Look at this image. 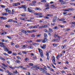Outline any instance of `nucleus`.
<instances>
[{"label": "nucleus", "mask_w": 75, "mask_h": 75, "mask_svg": "<svg viewBox=\"0 0 75 75\" xmlns=\"http://www.w3.org/2000/svg\"><path fill=\"white\" fill-rule=\"evenodd\" d=\"M31 7H30L29 8H28V12H29L30 13H34L35 12V11L34 10H31Z\"/></svg>", "instance_id": "1"}, {"label": "nucleus", "mask_w": 75, "mask_h": 75, "mask_svg": "<svg viewBox=\"0 0 75 75\" xmlns=\"http://www.w3.org/2000/svg\"><path fill=\"white\" fill-rule=\"evenodd\" d=\"M74 9L73 8H69L67 9H64L63 10L64 11H73Z\"/></svg>", "instance_id": "2"}, {"label": "nucleus", "mask_w": 75, "mask_h": 75, "mask_svg": "<svg viewBox=\"0 0 75 75\" xmlns=\"http://www.w3.org/2000/svg\"><path fill=\"white\" fill-rule=\"evenodd\" d=\"M57 17L56 16H54L52 19V22H53V23H55V22L57 21Z\"/></svg>", "instance_id": "3"}, {"label": "nucleus", "mask_w": 75, "mask_h": 75, "mask_svg": "<svg viewBox=\"0 0 75 75\" xmlns=\"http://www.w3.org/2000/svg\"><path fill=\"white\" fill-rule=\"evenodd\" d=\"M53 59L52 60V62L54 64V65H56V64L55 63V57L54 56H52Z\"/></svg>", "instance_id": "4"}, {"label": "nucleus", "mask_w": 75, "mask_h": 75, "mask_svg": "<svg viewBox=\"0 0 75 75\" xmlns=\"http://www.w3.org/2000/svg\"><path fill=\"white\" fill-rule=\"evenodd\" d=\"M21 8L25 10V11H27V8L25 5H22L21 6Z\"/></svg>", "instance_id": "5"}, {"label": "nucleus", "mask_w": 75, "mask_h": 75, "mask_svg": "<svg viewBox=\"0 0 75 75\" xmlns=\"http://www.w3.org/2000/svg\"><path fill=\"white\" fill-rule=\"evenodd\" d=\"M18 5H20V3L18 2L16 3H15L13 4H12L13 6H18Z\"/></svg>", "instance_id": "6"}, {"label": "nucleus", "mask_w": 75, "mask_h": 75, "mask_svg": "<svg viewBox=\"0 0 75 75\" xmlns=\"http://www.w3.org/2000/svg\"><path fill=\"white\" fill-rule=\"evenodd\" d=\"M21 31H22V32L23 33V34H25L26 35H28V33H27V32L25 30H21Z\"/></svg>", "instance_id": "7"}, {"label": "nucleus", "mask_w": 75, "mask_h": 75, "mask_svg": "<svg viewBox=\"0 0 75 75\" xmlns=\"http://www.w3.org/2000/svg\"><path fill=\"white\" fill-rule=\"evenodd\" d=\"M40 47L41 48L44 50V49H45V48H46V47H47V46H46V45H45L44 44L43 45V46H40Z\"/></svg>", "instance_id": "8"}, {"label": "nucleus", "mask_w": 75, "mask_h": 75, "mask_svg": "<svg viewBox=\"0 0 75 75\" xmlns=\"http://www.w3.org/2000/svg\"><path fill=\"white\" fill-rule=\"evenodd\" d=\"M47 41H48V40H47V39L45 38L42 41V42L43 43H45V42H47Z\"/></svg>", "instance_id": "9"}, {"label": "nucleus", "mask_w": 75, "mask_h": 75, "mask_svg": "<svg viewBox=\"0 0 75 75\" xmlns=\"http://www.w3.org/2000/svg\"><path fill=\"white\" fill-rule=\"evenodd\" d=\"M0 18L3 19V20H7V18L5 17H1Z\"/></svg>", "instance_id": "10"}, {"label": "nucleus", "mask_w": 75, "mask_h": 75, "mask_svg": "<svg viewBox=\"0 0 75 75\" xmlns=\"http://www.w3.org/2000/svg\"><path fill=\"white\" fill-rule=\"evenodd\" d=\"M44 37L45 38H47L48 37L47 34L46 33H44Z\"/></svg>", "instance_id": "11"}, {"label": "nucleus", "mask_w": 75, "mask_h": 75, "mask_svg": "<svg viewBox=\"0 0 75 75\" xmlns=\"http://www.w3.org/2000/svg\"><path fill=\"white\" fill-rule=\"evenodd\" d=\"M49 53H50V52L47 51L46 52V55L47 57H49Z\"/></svg>", "instance_id": "12"}, {"label": "nucleus", "mask_w": 75, "mask_h": 75, "mask_svg": "<svg viewBox=\"0 0 75 75\" xmlns=\"http://www.w3.org/2000/svg\"><path fill=\"white\" fill-rule=\"evenodd\" d=\"M38 50L40 54H41V53H42V50H41L40 48H38Z\"/></svg>", "instance_id": "13"}, {"label": "nucleus", "mask_w": 75, "mask_h": 75, "mask_svg": "<svg viewBox=\"0 0 75 75\" xmlns=\"http://www.w3.org/2000/svg\"><path fill=\"white\" fill-rule=\"evenodd\" d=\"M31 32L32 33H35V32H37V30H36L35 29L34 30H31Z\"/></svg>", "instance_id": "14"}, {"label": "nucleus", "mask_w": 75, "mask_h": 75, "mask_svg": "<svg viewBox=\"0 0 75 75\" xmlns=\"http://www.w3.org/2000/svg\"><path fill=\"white\" fill-rule=\"evenodd\" d=\"M30 6H36V5L35 4H34L33 3L32 4H29Z\"/></svg>", "instance_id": "15"}, {"label": "nucleus", "mask_w": 75, "mask_h": 75, "mask_svg": "<svg viewBox=\"0 0 75 75\" xmlns=\"http://www.w3.org/2000/svg\"><path fill=\"white\" fill-rule=\"evenodd\" d=\"M2 16H7L8 14L6 13H2Z\"/></svg>", "instance_id": "16"}, {"label": "nucleus", "mask_w": 75, "mask_h": 75, "mask_svg": "<svg viewBox=\"0 0 75 75\" xmlns=\"http://www.w3.org/2000/svg\"><path fill=\"white\" fill-rule=\"evenodd\" d=\"M35 10H41V8H40L36 7L35 9Z\"/></svg>", "instance_id": "17"}, {"label": "nucleus", "mask_w": 75, "mask_h": 75, "mask_svg": "<svg viewBox=\"0 0 75 75\" xmlns=\"http://www.w3.org/2000/svg\"><path fill=\"white\" fill-rule=\"evenodd\" d=\"M15 62H16V63H17L18 64H20V61H19V60H17L16 61H15Z\"/></svg>", "instance_id": "18"}, {"label": "nucleus", "mask_w": 75, "mask_h": 75, "mask_svg": "<svg viewBox=\"0 0 75 75\" xmlns=\"http://www.w3.org/2000/svg\"><path fill=\"white\" fill-rule=\"evenodd\" d=\"M9 22H13V20L11 19H9L7 21V23H9Z\"/></svg>", "instance_id": "19"}, {"label": "nucleus", "mask_w": 75, "mask_h": 75, "mask_svg": "<svg viewBox=\"0 0 75 75\" xmlns=\"http://www.w3.org/2000/svg\"><path fill=\"white\" fill-rule=\"evenodd\" d=\"M28 48L29 49H33V47L32 46H29L28 47Z\"/></svg>", "instance_id": "20"}, {"label": "nucleus", "mask_w": 75, "mask_h": 75, "mask_svg": "<svg viewBox=\"0 0 75 75\" xmlns=\"http://www.w3.org/2000/svg\"><path fill=\"white\" fill-rule=\"evenodd\" d=\"M47 34L49 36H51V32L50 31H48L47 32Z\"/></svg>", "instance_id": "21"}, {"label": "nucleus", "mask_w": 75, "mask_h": 75, "mask_svg": "<svg viewBox=\"0 0 75 75\" xmlns=\"http://www.w3.org/2000/svg\"><path fill=\"white\" fill-rule=\"evenodd\" d=\"M61 3L62 4H66V2H65V1H63Z\"/></svg>", "instance_id": "22"}, {"label": "nucleus", "mask_w": 75, "mask_h": 75, "mask_svg": "<svg viewBox=\"0 0 75 75\" xmlns=\"http://www.w3.org/2000/svg\"><path fill=\"white\" fill-rule=\"evenodd\" d=\"M22 53L25 54H27V51H22Z\"/></svg>", "instance_id": "23"}, {"label": "nucleus", "mask_w": 75, "mask_h": 75, "mask_svg": "<svg viewBox=\"0 0 75 75\" xmlns=\"http://www.w3.org/2000/svg\"><path fill=\"white\" fill-rule=\"evenodd\" d=\"M40 56L42 58H43L44 57V54L42 53H41L40 54Z\"/></svg>", "instance_id": "24"}, {"label": "nucleus", "mask_w": 75, "mask_h": 75, "mask_svg": "<svg viewBox=\"0 0 75 75\" xmlns=\"http://www.w3.org/2000/svg\"><path fill=\"white\" fill-rule=\"evenodd\" d=\"M52 45L53 46V47H56V46H57V45H58L57 44H55V43L53 44Z\"/></svg>", "instance_id": "25"}, {"label": "nucleus", "mask_w": 75, "mask_h": 75, "mask_svg": "<svg viewBox=\"0 0 75 75\" xmlns=\"http://www.w3.org/2000/svg\"><path fill=\"white\" fill-rule=\"evenodd\" d=\"M43 28H45L46 27H48V25H43Z\"/></svg>", "instance_id": "26"}, {"label": "nucleus", "mask_w": 75, "mask_h": 75, "mask_svg": "<svg viewBox=\"0 0 75 75\" xmlns=\"http://www.w3.org/2000/svg\"><path fill=\"white\" fill-rule=\"evenodd\" d=\"M44 18H46L47 19H50V18L48 17L45 16Z\"/></svg>", "instance_id": "27"}, {"label": "nucleus", "mask_w": 75, "mask_h": 75, "mask_svg": "<svg viewBox=\"0 0 75 75\" xmlns=\"http://www.w3.org/2000/svg\"><path fill=\"white\" fill-rule=\"evenodd\" d=\"M5 10L6 11V13H7V12H8V10H9V9H8V8H7L5 9Z\"/></svg>", "instance_id": "28"}, {"label": "nucleus", "mask_w": 75, "mask_h": 75, "mask_svg": "<svg viewBox=\"0 0 75 75\" xmlns=\"http://www.w3.org/2000/svg\"><path fill=\"white\" fill-rule=\"evenodd\" d=\"M2 65L3 66H4V67H5V68H7V66L5 65V64H4V63H2Z\"/></svg>", "instance_id": "29"}, {"label": "nucleus", "mask_w": 75, "mask_h": 75, "mask_svg": "<svg viewBox=\"0 0 75 75\" xmlns=\"http://www.w3.org/2000/svg\"><path fill=\"white\" fill-rule=\"evenodd\" d=\"M0 59H2V60H3V61H5V59L1 57H0Z\"/></svg>", "instance_id": "30"}, {"label": "nucleus", "mask_w": 75, "mask_h": 75, "mask_svg": "<svg viewBox=\"0 0 75 75\" xmlns=\"http://www.w3.org/2000/svg\"><path fill=\"white\" fill-rule=\"evenodd\" d=\"M4 51L7 52L9 51V49H8V48H7L6 47V48L5 50H4Z\"/></svg>", "instance_id": "31"}, {"label": "nucleus", "mask_w": 75, "mask_h": 75, "mask_svg": "<svg viewBox=\"0 0 75 75\" xmlns=\"http://www.w3.org/2000/svg\"><path fill=\"white\" fill-rule=\"evenodd\" d=\"M41 2H44V3H46L47 2L46 0H42L41 1Z\"/></svg>", "instance_id": "32"}, {"label": "nucleus", "mask_w": 75, "mask_h": 75, "mask_svg": "<svg viewBox=\"0 0 75 75\" xmlns=\"http://www.w3.org/2000/svg\"><path fill=\"white\" fill-rule=\"evenodd\" d=\"M47 16H49L50 17H51V16H53V15L52 14H47L46 15Z\"/></svg>", "instance_id": "33"}, {"label": "nucleus", "mask_w": 75, "mask_h": 75, "mask_svg": "<svg viewBox=\"0 0 75 75\" xmlns=\"http://www.w3.org/2000/svg\"><path fill=\"white\" fill-rule=\"evenodd\" d=\"M68 13L67 12H63V15H65V14H67Z\"/></svg>", "instance_id": "34"}, {"label": "nucleus", "mask_w": 75, "mask_h": 75, "mask_svg": "<svg viewBox=\"0 0 75 75\" xmlns=\"http://www.w3.org/2000/svg\"><path fill=\"white\" fill-rule=\"evenodd\" d=\"M42 41V40L41 39H38L37 40V42H41Z\"/></svg>", "instance_id": "35"}, {"label": "nucleus", "mask_w": 75, "mask_h": 75, "mask_svg": "<svg viewBox=\"0 0 75 75\" xmlns=\"http://www.w3.org/2000/svg\"><path fill=\"white\" fill-rule=\"evenodd\" d=\"M7 37L9 39H10V40H11V37H10V36H7Z\"/></svg>", "instance_id": "36"}, {"label": "nucleus", "mask_w": 75, "mask_h": 75, "mask_svg": "<svg viewBox=\"0 0 75 75\" xmlns=\"http://www.w3.org/2000/svg\"><path fill=\"white\" fill-rule=\"evenodd\" d=\"M27 33H32L31 30H27Z\"/></svg>", "instance_id": "37"}, {"label": "nucleus", "mask_w": 75, "mask_h": 75, "mask_svg": "<svg viewBox=\"0 0 75 75\" xmlns=\"http://www.w3.org/2000/svg\"><path fill=\"white\" fill-rule=\"evenodd\" d=\"M41 34H39L36 35V37H41Z\"/></svg>", "instance_id": "38"}, {"label": "nucleus", "mask_w": 75, "mask_h": 75, "mask_svg": "<svg viewBox=\"0 0 75 75\" xmlns=\"http://www.w3.org/2000/svg\"><path fill=\"white\" fill-rule=\"evenodd\" d=\"M3 48L5 50L6 48V46L4 45H3Z\"/></svg>", "instance_id": "39"}, {"label": "nucleus", "mask_w": 75, "mask_h": 75, "mask_svg": "<svg viewBox=\"0 0 75 75\" xmlns=\"http://www.w3.org/2000/svg\"><path fill=\"white\" fill-rule=\"evenodd\" d=\"M42 72H44L46 74H47V71H45V70H44V71H42Z\"/></svg>", "instance_id": "40"}, {"label": "nucleus", "mask_w": 75, "mask_h": 75, "mask_svg": "<svg viewBox=\"0 0 75 75\" xmlns=\"http://www.w3.org/2000/svg\"><path fill=\"white\" fill-rule=\"evenodd\" d=\"M13 73L14 74H17V71L16 70L15 71H13Z\"/></svg>", "instance_id": "41"}, {"label": "nucleus", "mask_w": 75, "mask_h": 75, "mask_svg": "<svg viewBox=\"0 0 75 75\" xmlns=\"http://www.w3.org/2000/svg\"><path fill=\"white\" fill-rule=\"evenodd\" d=\"M54 29H55V30H57V29H59L58 27L57 26H55L54 27Z\"/></svg>", "instance_id": "42"}, {"label": "nucleus", "mask_w": 75, "mask_h": 75, "mask_svg": "<svg viewBox=\"0 0 75 75\" xmlns=\"http://www.w3.org/2000/svg\"><path fill=\"white\" fill-rule=\"evenodd\" d=\"M26 21H28L29 22H32V21H33L31 19L28 20Z\"/></svg>", "instance_id": "43"}, {"label": "nucleus", "mask_w": 75, "mask_h": 75, "mask_svg": "<svg viewBox=\"0 0 75 75\" xmlns=\"http://www.w3.org/2000/svg\"><path fill=\"white\" fill-rule=\"evenodd\" d=\"M49 31H50V32H53V31H52V29L51 28H49Z\"/></svg>", "instance_id": "44"}, {"label": "nucleus", "mask_w": 75, "mask_h": 75, "mask_svg": "<svg viewBox=\"0 0 75 75\" xmlns=\"http://www.w3.org/2000/svg\"><path fill=\"white\" fill-rule=\"evenodd\" d=\"M70 24H75V22H71L70 23Z\"/></svg>", "instance_id": "45"}, {"label": "nucleus", "mask_w": 75, "mask_h": 75, "mask_svg": "<svg viewBox=\"0 0 75 75\" xmlns=\"http://www.w3.org/2000/svg\"><path fill=\"white\" fill-rule=\"evenodd\" d=\"M21 16L23 17H25V13H23L22 15H21Z\"/></svg>", "instance_id": "46"}, {"label": "nucleus", "mask_w": 75, "mask_h": 75, "mask_svg": "<svg viewBox=\"0 0 75 75\" xmlns=\"http://www.w3.org/2000/svg\"><path fill=\"white\" fill-rule=\"evenodd\" d=\"M42 15V14L41 13H38V16H41Z\"/></svg>", "instance_id": "47"}, {"label": "nucleus", "mask_w": 75, "mask_h": 75, "mask_svg": "<svg viewBox=\"0 0 75 75\" xmlns=\"http://www.w3.org/2000/svg\"><path fill=\"white\" fill-rule=\"evenodd\" d=\"M5 27H6L9 28V27H10V25H6Z\"/></svg>", "instance_id": "48"}, {"label": "nucleus", "mask_w": 75, "mask_h": 75, "mask_svg": "<svg viewBox=\"0 0 75 75\" xmlns=\"http://www.w3.org/2000/svg\"><path fill=\"white\" fill-rule=\"evenodd\" d=\"M51 25H55V23H51Z\"/></svg>", "instance_id": "49"}, {"label": "nucleus", "mask_w": 75, "mask_h": 75, "mask_svg": "<svg viewBox=\"0 0 75 75\" xmlns=\"http://www.w3.org/2000/svg\"><path fill=\"white\" fill-rule=\"evenodd\" d=\"M34 15H36V16H38V13H34Z\"/></svg>", "instance_id": "50"}, {"label": "nucleus", "mask_w": 75, "mask_h": 75, "mask_svg": "<svg viewBox=\"0 0 75 75\" xmlns=\"http://www.w3.org/2000/svg\"><path fill=\"white\" fill-rule=\"evenodd\" d=\"M26 75H30V73L29 72H27L26 73Z\"/></svg>", "instance_id": "51"}, {"label": "nucleus", "mask_w": 75, "mask_h": 75, "mask_svg": "<svg viewBox=\"0 0 75 75\" xmlns=\"http://www.w3.org/2000/svg\"><path fill=\"white\" fill-rule=\"evenodd\" d=\"M21 20H22V21H24L25 20V18H21Z\"/></svg>", "instance_id": "52"}, {"label": "nucleus", "mask_w": 75, "mask_h": 75, "mask_svg": "<svg viewBox=\"0 0 75 75\" xmlns=\"http://www.w3.org/2000/svg\"><path fill=\"white\" fill-rule=\"evenodd\" d=\"M58 40V39H54L53 40V41H54V42H55V41H57Z\"/></svg>", "instance_id": "53"}, {"label": "nucleus", "mask_w": 75, "mask_h": 75, "mask_svg": "<svg viewBox=\"0 0 75 75\" xmlns=\"http://www.w3.org/2000/svg\"><path fill=\"white\" fill-rule=\"evenodd\" d=\"M51 7H52L54 8V7H55V5H52L51 6Z\"/></svg>", "instance_id": "54"}, {"label": "nucleus", "mask_w": 75, "mask_h": 75, "mask_svg": "<svg viewBox=\"0 0 75 75\" xmlns=\"http://www.w3.org/2000/svg\"><path fill=\"white\" fill-rule=\"evenodd\" d=\"M64 48H65V47H64V45L62 46L61 49H62V50H64Z\"/></svg>", "instance_id": "55"}, {"label": "nucleus", "mask_w": 75, "mask_h": 75, "mask_svg": "<svg viewBox=\"0 0 75 75\" xmlns=\"http://www.w3.org/2000/svg\"><path fill=\"white\" fill-rule=\"evenodd\" d=\"M28 58H25V61H28Z\"/></svg>", "instance_id": "56"}, {"label": "nucleus", "mask_w": 75, "mask_h": 75, "mask_svg": "<svg viewBox=\"0 0 75 75\" xmlns=\"http://www.w3.org/2000/svg\"><path fill=\"white\" fill-rule=\"evenodd\" d=\"M31 37H33L34 38V37H35V36L34 35V34H32L31 36Z\"/></svg>", "instance_id": "57"}, {"label": "nucleus", "mask_w": 75, "mask_h": 75, "mask_svg": "<svg viewBox=\"0 0 75 75\" xmlns=\"http://www.w3.org/2000/svg\"><path fill=\"white\" fill-rule=\"evenodd\" d=\"M18 68H23V66H20L18 67Z\"/></svg>", "instance_id": "58"}, {"label": "nucleus", "mask_w": 75, "mask_h": 75, "mask_svg": "<svg viewBox=\"0 0 75 75\" xmlns=\"http://www.w3.org/2000/svg\"><path fill=\"white\" fill-rule=\"evenodd\" d=\"M41 70V71H42H42H44V69L43 68H41L40 69V70Z\"/></svg>", "instance_id": "59"}, {"label": "nucleus", "mask_w": 75, "mask_h": 75, "mask_svg": "<svg viewBox=\"0 0 75 75\" xmlns=\"http://www.w3.org/2000/svg\"><path fill=\"white\" fill-rule=\"evenodd\" d=\"M62 74H64V73H65V71H61Z\"/></svg>", "instance_id": "60"}, {"label": "nucleus", "mask_w": 75, "mask_h": 75, "mask_svg": "<svg viewBox=\"0 0 75 75\" xmlns=\"http://www.w3.org/2000/svg\"><path fill=\"white\" fill-rule=\"evenodd\" d=\"M9 67L10 68H11V69H14V67H12V66H9Z\"/></svg>", "instance_id": "61"}, {"label": "nucleus", "mask_w": 75, "mask_h": 75, "mask_svg": "<svg viewBox=\"0 0 75 75\" xmlns=\"http://www.w3.org/2000/svg\"><path fill=\"white\" fill-rule=\"evenodd\" d=\"M33 28H37V26L36 25L33 26Z\"/></svg>", "instance_id": "62"}, {"label": "nucleus", "mask_w": 75, "mask_h": 75, "mask_svg": "<svg viewBox=\"0 0 75 75\" xmlns=\"http://www.w3.org/2000/svg\"><path fill=\"white\" fill-rule=\"evenodd\" d=\"M16 57H17V58L18 59H21V57H19V56H16Z\"/></svg>", "instance_id": "63"}, {"label": "nucleus", "mask_w": 75, "mask_h": 75, "mask_svg": "<svg viewBox=\"0 0 75 75\" xmlns=\"http://www.w3.org/2000/svg\"><path fill=\"white\" fill-rule=\"evenodd\" d=\"M50 71H54V70H53V69H52V68H51L50 69Z\"/></svg>", "instance_id": "64"}]
</instances>
